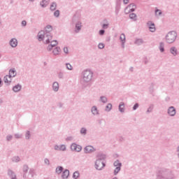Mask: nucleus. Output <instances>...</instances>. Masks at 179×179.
Returning a JSON list of instances; mask_svg holds the SVG:
<instances>
[{
	"label": "nucleus",
	"mask_w": 179,
	"mask_h": 179,
	"mask_svg": "<svg viewBox=\"0 0 179 179\" xmlns=\"http://www.w3.org/2000/svg\"><path fill=\"white\" fill-rule=\"evenodd\" d=\"M52 30V27L50 25L47 26L45 28V31H41L38 34V38L39 41H42V40H45V41L48 43H50V45H48V50L50 51V50H52V47H55V45H57L58 42L57 41H52V36L50 35V31Z\"/></svg>",
	"instance_id": "f257e3e1"
},
{
	"label": "nucleus",
	"mask_w": 179,
	"mask_h": 179,
	"mask_svg": "<svg viewBox=\"0 0 179 179\" xmlns=\"http://www.w3.org/2000/svg\"><path fill=\"white\" fill-rule=\"evenodd\" d=\"M176 37H177V34L175 31L169 32L166 35V41L169 43H174Z\"/></svg>",
	"instance_id": "f03ea898"
},
{
	"label": "nucleus",
	"mask_w": 179,
	"mask_h": 179,
	"mask_svg": "<svg viewBox=\"0 0 179 179\" xmlns=\"http://www.w3.org/2000/svg\"><path fill=\"white\" fill-rule=\"evenodd\" d=\"M83 75L85 82H90L92 80L93 73L90 71H85Z\"/></svg>",
	"instance_id": "7ed1b4c3"
},
{
	"label": "nucleus",
	"mask_w": 179,
	"mask_h": 179,
	"mask_svg": "<svg viewBox=\"0 0 179 179\" xmlns=\"http://www.w3.org/2000/svg\"><path fill=\"white\" fill-rule=\"evenodd\" d=\"M71 150H73L74 152H80L82 150V146L76 144V143H73L71 146Z\"/></svg>",
	"instance_id": "20e7f679"
},
{
	"label": "nucleus",
	"mask_w": 179,
	"mask_h": 179,
	"mask_svg": "<svg viewBox=\"0 0 179 179\" xmlns=\"http://www.w3.org/2000/svg\"><path fill=\"white\" fill-rule=\"evenodd\" d=\"M105 166L106 165L104 164V163H103V162H101V160H97L96 162L95 167L96 170H101V169H103Z\"/></svg>",
	"instance_id": "39448f33"
},
{
	"label": "nucleus",
	"mask_w": 179,
	"mask_h": 179,
	"mask_svg": "<svg viewBox=\"0 0 179 179\" xmlns=\"http://www.w3.org/2000/svg\"><path fill=\"white\" fill-rule=\"evenodd\" d=\"M95 150L96 149L92 145H88L85 148V153H92V152H94Z\"/></svg>",
	"instance_id": "423d86ee"
},
{
	"label": "nucleus",
	"mask_w": 179,
	"mask_h": 179,
	"mask_svg": "<svg viewBox=\"0 0 179 179\" xmlns=\"http://www.w3.org/2000/svg\"><path fill=\"white\" fill-rule=\"evenodd\" d=\"M136 9V6L134 4H130L125 10L126 12H134Z\"/></svg>",
	"instance_id": "0eeeda50"
},
{
	"label": "nucleus",
	"mask_w": 179,
	"mask_h": 179,
	"mask_svg": "<svg viewBox=\"0 0 179 179\" xmlns=\"http://www.w3.org/2000/svg\"><path fill=\"white\" fill-rule=\"evenodd\" d=\"M10 45H11V47H17V40H16V38H13L10 40Z\"/></svg>",
	"instance_id": "6e6552de"
},
{
	"label": "nucleus",
	"mask_w": 179,
	"mask_h": 179,
	"mask_svg": "<svg viewBox=\"0 0 179 179\" xmlns=\"http://www.w3.org/2000/svg\"><path fill=\"white\" fill-rule=\"evenodd\" d=\"M168 113L169 114V115H176V109L174 108V107L171 106L169 108V110H168Z\"/></svg>",
	"instance_id": "1a4fd4ad"
},
{
	"label": "nucleus",
	"mask_w": 179,
	"mask_h": 179,
	"mask_svg": "<svg viewBox=\"0 0 179 179\" xmlns=\"http://www.w3.org/2000/svg\"><path fill=\"white\" fill-rule=\"evenodd\" d=\"M55 150H66V147L65 146V145H62L60 146L56 145L55 146Z\"/></svg>",
	"instance_id": "9d476101"
},
{
	"label": "nucleus",
	"mask_w": 179,
	"mask_h": 179,
	"mask_svg": "<svg viewBox=\"0 0 179 179\" xmlns=\"http://www.w3.org/2000/svg\"><path fill=\"white\" fill-rule=\"evenodd\" d=\"M148 24L149 26V29L150 31H155L156 27H155V24L152 23V22H149Z\"/></svg>",
	"instance_id": "9b49d317"
},
{
	"label": "nucleus",
	"mask_w": 179,
	"mask_h": 179,
	"mask_svg": "<svg viewBox=\"0 0 179 179\" xmlns=\"http://www.w3.org/2000/svg\"><path fill=\"white\" fill-rule=\"evenodd\" d=\"M3 81L5 83H10V82L12 81V77L9 76H6L4 77Z\"/></svg>",
	"instance_id": "f8f14e48"
},
{
	"label": "nucleus",
	"mask_w": 179,
	"mask_h": 179,
	"mask_svg": "<svg viewBox=\"0 0 179 179\" xmlns=\"http://www.w3.org/2000/svg\"><path fill=\"white\" fill-rule=\"evenodd\" d=\"M62 178L65 179V178H68V177H69V171L68 170H65L62 175Z\"/></svg>",
	"instance_id": "ddd939ff"
},
{
	"label": "nucleus",
	"mask_w": 179,
	"mask_h": 179,
	"mask_svg": "<svg viewBox=\"0 0 179 179\" xmlns=\"http://www.w3.org/2000/svg\"><path fill=\"white\" fill-rule=\"evenodd\" d=\"M8 76L10 78H15L16 76V71L15 70H10Z\"/></svg>",
	"instance_id": "4468645a"
},
{
	"label": "nucleus",
	"mask_w": 179,
	"mask_h": 179,
	"mask_svg": "<svg viewBox=\"0 0 179 179\" xmlns=\"http://www.w3.org/2000/svg\"><path fill=\"white\" fill-rule=\"evenodd\" d=\"M58 89H59V85H58V83H54L53 90H55V92H58Z\"/></svg>",
	"instance_id": "2eb2a0df"
},
{
	"label": "nucleus",
	"mask_w": 179,
	"mask_h": 179,
	"mask_svg": "<svg viewBox=\"0 0 179 179\" xmlns=\"http://www.w3.org/2000/svg\"><path fill=\"white\" fill-rule=\"evenodd\" d=\"M20 89H22V86H20V85H17L13 88V92H19Z\"/></svg>",
	"instance_id": "dca6fc26"
},
{
	"label": "nucleus",
	"mask_w": 179,
	"mask_h": 179,
	"mask_svg": "<svg viewBox=\"0 0 179 179\" xmlns=\"http://www.w3.org/2000/svg\"><path fill=\"white\" fill-rule=\"evenodd\" d=\"M59 51H61V49L59 48H55L54 50H53V54L55 55H58V54H59Z\"/></svg>",
	"instance_id": "f3484780"
},
{
	"label": "nucleus",
	"mask_w": 179,
	"mask_h": 179,
	"mask_svg": "<svg viewBox=\"0 0 179 179\" xmlns=\"http://www.w3.org/2000/svg\"><path fill=\"white\" fill-rule=\"evenodd\" d=\"M92 113L96 115L97 114H99V111L97 110V108H96V106H93L92 108Z\"/></svg>",
	"instance_id": "a211bd4d"
},
{
	"label": "nucleus",
	"mask_w": 179,
	"mask_h": 179,
	"mask_svg": "<svg viewBox=\"0 0 179 179\" xmlns=\"http://www.w3.org/2000/svg\"><path fill=\"white\" fill-rule=\"evenodd\" d=\"M125 106L124 105V103H121L119 106V110L121 113H124V108Z\"/></svg>",
	"instance_id": "6ab92c4d"
},
{
	"label": "nucleus",
	"mask_w": 179,
	"mask_h": 179,
	"mask_svg": "<svg viewBox=\"0 0 179 179\" xmlns=\"http://www.w3.org/2000/svg\"><path fill=\"white\" fill-rule=\"evenodd\" d=\"M41 5L43 7L47 6V5H48V0H43V1H42V2L41 3Z\"/></svg>",
	"instance_id": "aec40b11"
},
{
	"label": "nucleus",
	"mask_w": 179,
	"mask_h": 179,
	"mask_svg": "<svg viewBox=\"0 0 179 179\" xmlns=\"http://www.w3.org/2000/svg\"><path fill=\"white\" fill-rule=\"evenodd\" d=\"M51 10H55L57 9V3H52L50 6Z\"/></svg>",
	"instance_id": "412c9836"
},
{
	"label": "nucleus",
	"mask_w": 179,
	"mask_h": 179,
	"mask_svg": "<svg viewBox=\"0 0 179 179\" xmlns=\"http://www.w3.org/2000/svg\"><path fill=\"white\" fill-rule=\"evenodd\" d=\"M62 167L59 166L56 169V173H57V174H61V173H62Z\"/></svg>",
	"instance_id": "4be33fe9"
},
{
	"label": "nucleus",
	"mask_w": 179,
	"mask_h": 179,
	"mask_svg": "<svg viewBox=\"0 0 179 179\" xmlns=\"http://www.w3.org/2000/svg\"><path fill=\"white\" fill-rule=\"evenodd\" d=\"M171 54H173V55H177V49H176V48H172L171 49Z\"/></svg>",
	"instance_id": "5701e85b"
},
{
	"label": "nucleus",
	"mask_w": 179,
	"mask_h": 179,
	"mask_svg": "<svg viewBox=\"0 0 179 179\" xmlns=\"http://www.w3.org/2000/svg\"><path fill=\"white\" fill-rule=\"evenodd\" d=\"M120 40L122 42V44H124V43L125 42V34H122L120 35Z\"/></svg>",
	"instance_id": "b1692460"
},
{
	"label": "nucleus",
	"mask_w": 179,
	"mask_h": 179,
	"mask_svg": "<svg viewBox=\"0 0 179 179\" xmlns=\"http://www.w3.org/2000/svg\"><path fill=\"white\" fill-rule=\"evenodd\" d=\"M121 170V168L120 166H117L115 169V176H117V174H118V173H120V171Z\"/></svg>",
	"instance_id": "393cba45"
},
{
	"label": "nucleus",
	"mask_w": 179,
	"mask_h": 179,
	"mask_svg": "<svg viewBox=\"0 0 179 179\" xmlns=\"http://www.w3.org/2000/svg\"><path fill=\"white\" fill-rule=\"evenodd\" d=\"M80 173L78 171L73 173V177L75 179L79 178Z\"/></svg>",
	"instance_id": "a878e982"
},
{
	"label": "nucleus",
	"mask_w": 179,
	"mask_h": 179,
	"mask_svg": "<svg viewBox=\"0 0 179 179\" xmlns=\"http://www.w3.org/2000/svg\"><path fill=\"white\" fill-rule=\"evenodd\" d=\"M115 167H120L121 168V163L119 161H116L114 162Z\"/></svg>",
	"instance_id": "bb28decb"
},
{
	"label": "nucleus",
	"mask_w": 179,
	"mask_h": 179,
	"mask_svg": "<svg viewBox=\"0 0 179 179\" xmlns=\"http://www.w3.org/2000/svg\"><path fill=\"white\" fill-rule=\"evenodd\" d=\"M130 19H134V20H136V14L135 13H131L130 14Z\"/></svg>",
	"instance_id": "cd10ccee"
},
{
	"label": "nucleus",
	"mask_w": 179,
	"mask_h": 179,
	"mask_svg": "<svg viewBox=\"0 0 179 179\" xmlns=\"http://www.w3.org/2000/svg\"><path fill=\"white\" fill-rule=\"evenodd\" d=\"M112 108L113 105H111V103H108L106 106V111H110V110H111Z\"/></svg>",
	"instance_id": "c85d7f7f"
},
{
	"label": "nucleus",
	"mask_w": 179,
	"mask_h": 179,
	"mask_svg": "<svg viewBox=\"0 0 179 179\" xmlns=\"http://www.w3.org/2000/svg\"><path fill=\"white\" fill-rule=\"evenodd\" d=\"M66 68L67 69H69V71H72L73 69L72 65H71L70 64H66Z\"/></svg>",
	"instance_id": "c756f323"
},
{
	"label": "nucleus",
	"mask_w": 179,
	"mask_h": 179,
	"mask_svg": "<svg viewBox=\"0 0 179 179\" xmlns=\"http://www.w3.org/2000/svg\"><path fill=\"white\" fill-rule=\"evenodd\" d=\"M159 50L161 52H163L164 51V45H163V43H161Z\"/></svg>",
	"instance_id": "7c9ffc66"
},
{
	"label": "nucleus",
	"mask_w": 179,
	"mask_h": 179,
	"mask_svg": "<svg viewBox=\"0 0 179 179\" xmlns=\"http://www.w3.org/2000/svg\"><path fill=\"white\" fill-rule=\"evenodd\" d=\"M101 100L103 103H106L107 102V98L102 96L101 97Z\"/></svg>",
	"instance_id": "2f4dec72"
},
{
	"label": "nucleus",
	"mask_w": 179,
	"mask_h": 179,
	"mask_svg": "<svg viewBox=\"0 0 179 179\" xmlns=\"http://www.w3.org/2000/svg\"><path fill=\"white\" fill-rule=\"evenodd\" d=\"M54 15L56 16V17H58V16H59V10H56L54 13Z\"/></svg>",
	"instance_id": "473e14b6"
},
{
	"label": "nucleus",
	"mask_w": 179,
	"mask_h": 179,
	"mask_svg": "<svg viewBox=\"0 0 179 179\" xmlns=\"http://www.w3.org/2000/svg\"><path fill=\"white\" fill-rule=\"evenodd\" d=\"M98 47H99V48H100L101 50V49L104 48V44L99 43Z\"/></svg>",
	"instance_id": "72a5a7b5"
},
{
	"label": "nucleus",
	"mask_w": 179,
	"mask_h": 179,
	"mask_svg": "<svg viewBox=\"0 0 179 179\" xmlns=\"http://www.w3.org/2000/svg\"><path fill=\"white\" fill-rule=\"evenodd\" d=\"M138 107H139V104L136 103V104L134 105V106L133 107V110H136V108H138Z\"/></svg>",
	"instance_id": "f704fd0d"
},
{
	"label": "nucleus",
	"mask_w": 179,
	"mask_h": 179,
	"mask_svg": "<svg viewBox=\"0 0 179 179\" xmlns=\"http://www.w3.org/2000/svg\"><path fill=\"white\" fill-rule=\"evenodd\" d=\"M155 13H156V15H162V11H160V10H157L156 11H155Z\"/></svg>",
	"instance_id": "c9c22d12"
},
{
	"label": "nucleus",
	"mask_w": 179,
	"mask_h": 179,
	"mask_svg": "<svg viewBox=\"0 0 179 179\" xmlns=\"http://www.w3.org/2000/svg\"><path fill=\"white\" fill-rule=\"evenodd\" d=\"M81 134H86V129L83 128L80 131Z\"/></svg>",
	"instance_id": "e433bc0d"
},
{
	"label": "nucleus",
	"mask_w": 179,
	"mask_h": 179,
	"mask_svg": "<svg viewBox=\"0 0 179 179\" xmlns=\"http://www.w3.org/2000/svg\"><path fill=\"white\" fill-rule=\"evenodd\" d=\"M76 27L78 29V30H80V24H77Z\"/></svg>",
	"instance_id": "4c0bfd02"
},
{
	"label": "nucleus",
	"mask_w": 179,
	"mask_h": 179,
	"mask_svg": "<svg viewBox=\"0 0 179 179\" xmlns=\"http://www.w3.org/2000/svg\"><path fill=\"white\" fill-rule=\"evenodd\" d=\"M64 52H65V54H68V48H64Z\"/></svg>",
	"instance_id": "58836bf2"
},
{
	"label": "nucleus",
	"mask_w": 179,
	"mask_h": 179,
	"mask_svg": "<svg viewBox=\"0 0 179 179\" xmlns=\"http://www.w3.org/2000/svg\"><path fill=\"white\" fill-rule=\"evenodd\" d=\"M99 34H101V36H103V34H104V30L99 31Z\"/></svg>",
	"instance_id": "ea45409f"
},
{
	"label": "nucleus",
	"mask_w": 179,
	"mask_h": 179,
	"mask_svg": "<svg viewBox=\"0 0 179 179\" xmlns=\"http://www.w3.org/2000/svg\"><path fill=\"white\" fill-rule=\"evenodd\" d=\"M107 27H108V24H104L103 25V29H107Z\"/></svg>",
	"instance_id": "a19ab883"
},
{
	"label": "nucleus",
	"mask_w": 179,
	"mask_h": 179,
	"mask_svg": "<svg viewBox=\"0 0 179 179\" xmlns=\"http://www.w3.org/2000/svg\"><path fill=\"white\" fill-rule=\"evenodd\" d=\"M22 26H26V24H27L26 21H22Z\"/></svg>",
	"instance_id": "79ce46f5"
},
{
	"label": "nucleus",
	"mask_w": 179,
	"mask_h": 179,
	"mask_svg": "<svg viewBox=\"0 0 179 179\" xmlns=\"http://www.w3.org/2000/svg\"><path fill=\"white\" fill-rule=\"evenodd\" d=\"M124 3H128L129 2V0H123Z\"/></svg>",
	"instance_id": "37998d69"
},
{
	"label": "nucleus",
	"mask_w": 179,
	"mask_h": 179,
	"mask_svg": "<svg viewBox=\"0 0 179 179\" xmlns=\"http://www.w3.org/2000/svg\"><path fill=\"white\" fill-rule=\"evenodd\" d=\"M8 174L10 175V176H12V175H13V172H12V171H10L8 172Z\"/></svg>",
	"instance_id": "c03bdc74"
},
{
	"label": "nucleus",
	"mask_w": 179,
	"mask_h": 179,
	"mask_svg": "<svg viewBox=\"0 0 179 179\" xmlns=\"http://www.w3.org/2000/svg\"><path fill=\"white\" fill-rule=\"evenodd\" d=\"M45 162L46 163V164H48V163H50V162L48 161V159H45Z\"/></svg>",
	"instance_id": "a18cd8bd"
},
{
	"label": "nucleus",
	"mask_w": 179,
	"mask_h": 179,
	"mask_svg": "<svg viewBox=\"0 0 179 179\" xmlns=\"http://www.w3.org/2000/svg\"><path fill=\"white\" fill-rule=\"evenodd\" d=\"M10 139H12V136H8V141H10Z\"/></svg>",
	"instance_id": "49530a36"
},
{
	"label": "nucleus",
	"mask_w": 179,
	"mask_h": 179,
	"mask_svg": "<svg viewBox=\"0 0 179 179\" xmlns=\"http://www.w3.org/2000/svg\"><path fill=\"white\" fill-rule=\"evenodd\" d=\"M27 136H29V135H30V132L28 131V132L27 133Z\"/></svg>",
	"instance_id": "de8ad7c7"
},
{
	"label": "nucleus",
	"mask_w": 179,
	"mask_h": 179,
	"mask_svg": "<svg viewBox=\"0 0 179 179\" xmlns=\"http://www.w3.org/2000/svg\"><path fill=\"white\" fill-rule=\"evenodd\" d=\"M1 83H2V80L0 78V85H1Z\"/></svg>",
	"instance_id": "09e8293b"
},
{
	"label": "nucleus",
	"mask_w": 179,
	"mask_h": 179,
	"mask_svg": "<svg viewBox=\"0 0 179 179\" xmlns=\"http://www.w3.org/2000/svg\"><path fill=\"white\" fill-rule=\"evenodd\" d=\"M139 41H141V40H138V41H136V43H139Z\"/></svg>",
	"instance_id": "8fccbe9b"
},
{
	"label": "nucleus",
	"mask_w": 179,
	"mask_h": 179,
	"mask_svg": "<svg viewBox=\"0 0 179 179\" xmlns=\"http://www.w3.org/2000/svg\"><path fill=\"white\" fill-rule=\"evenodd\" d=\"M12 179H16V178H15V176H14V177L13 176Z\"/></svg>",
	"instance_id": "3c124183"
},
{
	"label": "nucleus",
	"mask_w": 179,
	"mask_h": 179,
	"mask_svg": "<svg viewBox=\"0 0 179 179\" xmlns=\"http://www.w3.org/2000/svg\"><path fill=\"white\" fill-rule=\"evenodd\" d=\"M27 169H28L27 166H25V169L27 170Z\"/></svg>",
	"instance_id": "603ef678"
},
{
	"label": "nucleus",
	"mask_w": 179,
	"mask_h": 179,
	"mask_svg": "<svg viewBox=\"0 0 179 179\" xmlns=\"http://www.w3.org/2000/svg\"><path fill=\"white\" fill-rule=\"evenodd\" d=\"M113 179H118V178H114Z\"/></svg>",
	"instance_id": "864d4df0"
},
{
	"label": "nucleus",
	"mask_w": 179,
	"mask_h": 179,
	"mask_svg": "<svg viewBox=\"0 0 179 179\" xmlns=\"http://www.w3.org/2000/svg\"><path fill=\"white\" fill-rule=\"evenodd\" d=\"M30 1H33V0H30Z\"/></svg>",
	"instance_id": "5fc2aeb1"
}]
</instances>
